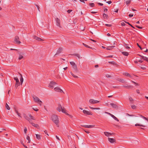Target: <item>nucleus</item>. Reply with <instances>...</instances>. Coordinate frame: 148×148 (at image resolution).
Returning <instances> with one entry per match:
<instances>
[{
    "mask_svg": "<svg viewBox=\"0 0 148 148\" xmlns=\"http://www.w3.org/2000/svg\"><path fill=\"white\" fill-rule=\"evenodd\" d=\"M56 110H58L59 112H60L61 111L63 113H65V114L71 117H72V116L70 115L69 114L67 113L66 112L65 109L63 107H62V105L60 104H58V107L57 108Z\"/></svg>",
    "mask_w": 148,
    "mask_h": 148,
    "instance_id": "nucleus-1",
    "label": "nucleus"
},
{
    "mask_svg": "<svg viewBox=\"0 0 148 148\" xmlns=\"http://www.w3.org/2000/svg\"><path fill=\"white\" fill-rule=\"evenodd\" d=\"M52 120L57 125H58L59 122L58 116L55 115H53L52 117Z\"/></svg>",
    "mask_w": 148,
    "mask_h": 148,
    "instance_id": "nucleus-2",
    "label": "nucleus"
},
{
    "mask_svg": "<svg viewBox=\"0 0 148 148\" xmlns=\"http://www.w3.org/2000/svg\"><path fill=\"white\" fill-rule=\"evenodd\" d=\"M14 79L16 81V84L15 85V87L16 88H17L18 87V86H20V83L19 80L17 77H14Z\"/></svg>",
    "mask_w": 148,
    "mask_h": 148,
    "instance_id": "nucleus-3",
    "label": "nucleus"
},
{
    "mask_svg": "<svg viewBox=\"0 0 148 148\" xmlns=\"http://www.w3.org/2000/svg\"><path fill=\"white\" fill-rule=\"evenodd\" d=\"M33 97L34 101L36 102H38V103L40 105H41V103L42 102L40 100L38 97L36 96H34Z\"/></svg>",
    "mask_w": 148,
    "mask_h": 148,
    "instance_id": "nucleus-4",
    "label": "nucleus"
},
{
    "mask_svg": "<svg viewBox=\"0 0 148 148\" xmlns=\"http://www.w3.org/2000/svg\"><path fill=\"white\" fill-rule=\"evenodd\" d=\"M89 102L90 104H95L99 103L100 101L94 99H91L89 100Z\"/></svg>",
    "mask_w": 148,
    "mask_h": 148,
    "instance_id": "nucleus-5",
    "label": "nucleus"
},
{
    "mask_svg": "<svg viewBox=\"0 0 148 148\" xmlns=\"http://www.w3.org/2000/svg\"><path fill=\"white\" fill-rule=\"evenodd\" d=\"M56 84V83L53 81L51 82L49 84V87L51 88H53L54 86Z\"/></svg>",
    "mask_w": 148,
    "mask_h": 148,
    "instance_id": "nucleus-6",
    "label": "nucleus"
},
{
    "mask_svg": "<svg viewBox=\"0 0 148 148\" xmlns=\"http://www.w3.org/2000/svg\"><path fill=\"white\" fill-rule=\"evenodd\" d=\"M14 41L15 43L17 44H20L21 42L19 40V38L18 36H16L14 39Z\"/></svg>",
    "mask_w": 148,
    "mask_h": 148,
    "instance_id": "nucleus-7",
    "label": "nucleus"
},
{
    "mask_svg": "<svg viewBox=\"0 0 148 148\" xmlns=\"http://www.w3.org/2000/svg\"><path fill=\"white\" fill-rule=\"evenodd\" d=\"M83 112L87 115H92V113L90 111H88L86 110H83Z\"/></svg>",
    "mask_w": 148,
    "mask_h": 148,
    "instance_id": "nucleus-8",
    "label": "nucleus"
},
{
    "mask_svg": "<svg viewBox=\"0 0 148 148\" xmlns=\"http://www.w3.org/2000/svg\"><path fill=\"white\" fill-rule=\"evenodd\" d=\"M54 90L56 91L60 92H63V91L58 87H56L54 88Z\"/></svg>",
    "mask_w": 148,
    "mask_h": 148,
    "instance_id": "nucleus-9",
    "label": "nucleus"
},
{
    "mask_svg": "<svg viewBox=\"0 0 148 148\" xmlns=\"http://www.w3.org/2000/svg\"><path fill=\"white\" fill-rule=\"evenodd\" d=\"M29 122L33 126L36 127L38 129L39 128V126L38 124L31 122V121H29Z\"/></svg>",
    "mask_w": 148,
    "mask_h": 148,
    "instance_id": "nucleus-10",
    "label": "nucleus"
},
{
    "mask_svg": "<svg viewBox=\"0 0 148 148\" xmlns=\"http://www.w3.org/2000/svg\"><path fill=\"white\" fill-rule=\"evenodd\" d=\"M138 55L140 56L141 57V59H143L144 60L148 62V58L144 56H143L139 54H138Z\"/></svg>",
    "mask_w": 148,
    "mask_h": 148,
    "instance_id": "nucleus-11",
    "label": "nucleus"
},
{
    "mask_svg": "<svg viewBox=\"0 0 148 148\" xmlns=\"http://www.w3.org/2000/svg\"><path fill=\"white\" fill-rule=\"evenodd\" d=\"M33 38L34 39L36 40L39 41H42L43 40L41 38L39 37H38L37 36H33Z\"/></svg>",
    "mask_w": 148,
    "mask_h": 148,
    "instance_id": "nucleus-12",
    "label": "nucleus"
},
{
    "mask_svg": "<svg viewBox=\"0 0 148 148\" xmlns=\"http://www.w3.org/2000/svg\"><path fill=\"white\" fill-rule=\"evenodd\" d=\"M123 87L126 88L127 89L132 88H133V87L132 86L128 85L127 84H125V85H123Z\"/></svg>",
    "mask_w": 148,
    "mask_h": 148,
    "instance_id": "nucleus-13",
    "label": "nucleus"
},
{
    "mask_svg": "<svg viewBox=\"0 0 148 148\" xmlns=\"http://www.w3.org/2000/svg\"><path fill=\"white\" fill-rule=\"evenodd\" d=\"M110 105H111L112 107L115 109H118V106L115 104L113 103H111Z\"/></svg>",
    "mask_w": 148,
    "mask_h": 148,
    "instance_id": "nucleus-14",
    "label": "nucleus"
},
{
    "mask_svg": "<svg viewBox=\"0 0 148 148\" xmlns=\"http://www.w3.org/2000/svg\"><path fill=\"white\" fill-rule=\"evenodd\" d=\"M56 25H57L58 27H60V19L57 18L56 19Z\"/></svg>",
    "mask_w": 148,
    "mask_h": 148,
    "instance_id": "nucleus-15",
    "label": "nucleus"
},
{
    "mask_svg": "<svg viewBox=\"0 0 148 148\" xmlns=\"http://www.w3.org/2000/svg\"><path fill=\"white\" fill-rule=\"evenodd\" d=\"M108 141L111 143H113L116 142L115 140L113 138H108Z\"/></svg>",
    "mask_w": 148,
    "mask_h": 148,
    "instance_id": "nucleus-16",
    "label": "nucleus"
},
{
    "mask_svg": "<svg viewBox=\"0 0 148 148\" xmlns=\"http://www.w3.org/2000/svg\"><path fill=\"white\" fill-rule=\"evenodd\" d=\"M62 50V48L61 47H60L57 50L56 53L55 54V56L61 53Z\"/></svg>",
    "mask_w": 148,
    "mask_h": 148,
    "instance_id": "nucleus-17",
    "label": "nucleus"
},
{
    "mask_svg": "<svg viewBox=\"0 0 148 148\" xmlns=\"http://www.w3.org/2000/svg\"><path fill=\"white\" fill-rule=\"evenodd\" d=\"M123 75L127 77H130L131 78H132V76L129 73H123Z\"/></svg>",
    "mask_w": 148,
    "mask_h": 148,
    "instance_id": "nucleus-18",
    "label": "nucleus"
},
{
    "mask_svg": "<svg viewBox=\"0 0 148 148\" xmlns=\"http://www.w3.org/2000/svg\"><path fill=\"white\" fill-rule=\"evenodd\" d=\"M19 74L21 76L20 78V83L22 85L23 81V77L22 75L20 73H19Z\"/></svg>",
    "mask_w": 148,
    "mask_h": 148,
    "instance_id": "nucleus-19",
    "label": "nucleus"
},
{
    "mask_svg": "<svg viewBox=\"0 0 148 148\" xmlns=\"http://www.w3.org/2000/svg\"><path fill=\"white\" fill-rule=\"evenodd\" d=\"M73 68L74 69L75 72H78V70L77 69V66L76 64H75V65L73 66Z\"/></svg>",
    "mask_w": 148,
    "mask_h": 148,
    "instance_id": "nucleus-20",
    "label": "nucleus"
},
{
    "mask_svg": "<svg viewBox=\"0 0 148 148\" xmlns=\"http://www.w3.org/2000/svg\"><path fill=\"white\" fill-rule=\"evenodd\" d=\"M94 126L93 125H84L83 126L86 128H90L94 127Z\"/></svg>",
    "mask_w": 148,
    "mask_h": 148,
    "instance_id": "nucleus-21",
    "label": "nucleus"
},
{
    "mask_svg": "<svg viewBox=\"0 0 148 148\" xmlns=\"http://www.w3.org/2000/svg\"><path fill=\"white\" fill-rule=\"evenodd\" d=\"M115 46H108L106 48V49L108 50H111Z\"/></svg>",
    "mask_w": 148,
    "mask_h": 148,
    "instance_id": "nucleus-22",
    "label": "nucleus"
},
{
    "mask_svg": "<svg viewBox=\"0 0 148 148\" xmlns=\"http://www.w3.org/2000/svg\"><path fill=\"white\" fill-rule=\"evenodd\" d=\"M117 80L122 83H124L125 82V81L124 79H122L121 78H118Z\"/></svg>",
    "mask_w": 148,
    "mask_h": 148,
    "instance_id": "nucleus-23",
    "label": "nucleus"
},
{
    "mask_svg": "<svg viewBox=\"0 0 148 148\" xmlns=\"http://www.w3.org/2000/svg\"><path fill=\"white\" fill-rule=\"evenodd\" d=\"M121 53L123 55L126 56H128L129 55V53L126 51H122Z\"/></svg>",
    "mask_w": 148,
    "mask_h": 148,
    "instance_id": "nucleus-24",
    "label": "nucleus"
},
{
    "mask_svg": "<svg viewBox=\"0 0 148 148\" xmlns=\"http://www.w3.org/2000/svg\"><path fill=\"white\" fill-rule=\"evenodd\" d=\"M110 64H112L114 65H115L116 66L117 65V64L114 61H112V62H108Z\"/></svg>",
    "mask_w": 148,
    "mask_h": 148,
    "instance_id": "nucleus-25",
    "label": "nucleus"
},
{
    "mask_svg": "<svg viewBox=\"0 0 148 148\" xmlns=\"http://www.w3.org/2000/svg\"><path fill=\"white\" fill-rule=\"evenodd\" d=\"M111 116L116 121H119V119L116 117L115 116H114L113 114H112L111 115Z\"/></svg>",
    "mask_w": 148,
    "mask_h": 148,
    "instance_id": "nucleus-26",
    "label": "nucleus"
},
{
    "mask_svg": "<svg viewBox=\"0 0 148 148\" xmlns=\"http://www.w3.org/2000/svg\"><path fill=\"white\" fill-rule=\"evenodd\" d=\"M129 99L130 101V102L131 103L133 104L134 103V100L131 97H129Z\"/></svg>",
    "mask_w": 148,
    "mask_h": 148,
    "instance_id": "nucleus-27",
    "label": "nucleus"
},
{
    "mask_svg": "<svg viewBox=\"0 0 148 148\" xmlns=\"http://www.w3.org/2000/svg\"><path fill=\"white\" fill-rule=\"evenodd\" d=\"M36 138L38 140H39L41 139L40 135L38 134H36Z\"/></svg>",
    "mask_w": 148,
    "mask_h": 148,
    "instance_id": "nucleus-28",
    "label": "nucleus"
},
{
    "mask_svg": "<svg viewBox=\"0 0 148 148\" xmlns=\"http://www.w3.org/2000/svg\"><path fill=\"white\" fill-rule=\"evenodd\" d=\"M135 126H139L143 127H145V126L144 125H142V124H138V123L135 124Z\"/></svg>",
    "mask_w": 148,
    "mask_h": 148,
    "instance_id": "nucleus-29",
    "label": "nucleus"
},
{
    "mask_svg": "<svg viewBox=\"0 0 148 148\" xmlns=\"http://www.w3.org/2000/svg\"><path fill=\"white\" fill-rule=\"evenodd\" d=\"M82 44L84 45V46L85 47H86L88 48H89L90 49H93L92 48V47L89 46L88 45H86L84 43H83Z\"/></svg>",
    "mask_w": 148,
    "mask_h": 148,
    "instance_id": "nucleus-30",
    "label": "nucleus"
},
{
    "mask_svg": "<svg viewBox=\"0 0 148 148\" xmlns=\"http://www.w3.org/2000/svg\"><path fill=\"white\" fill-rule=\"evenodd\" d=\"M24 116V118L27 120H28L29 121V118L27 116L26 114H23Z\"/></svg>",
    "mask_w": 148,
    "mask_h": 148,
    "instance_id": "nucleus-31",
    "label": "nucleus"
},
{
    "mask_svg": "<svg viewBox=\"0 0 148 148\" xmlns=\"http://www.w3.org/2000/svg\"><path fill=\"white\" fill-rule=\"evenodd\" d=\"M127 30H128L130 32H132L133 33H134V30L131 28H127Z\"/></svg>",
    "mask_w": 148,
    "mask_h": 148,
    "instance_id": "nucleus-32",
    "label": "nucleus"
},
{
    "mask_svg": "<svg viewBox=\"0 0 148 148\" xmlns=\"http://www.w3.org/2000/svg\"><path fill=\"white\" fill-rule=\"evenodd\" d=\"M26 139H27L28 140V143H30L31 141L30 138L29 136L27 135V137H26Z\"/></svg>",
    "mask_w": 148,
    "mask_h": 148,
    "instance_id": "nucleus-33",
    "label": "nucleus"
},
{
    "mask_svg": "<svg viewBox=\"0 0 148 148\" xmlns=\"http://www.w3.org/2000/svg\"><path fill=\"white\" fill-rule=\"evenodd\" d=\"M104 134L105 136H110V133L108 132H104Z\"/></svg>",
    "mask_w": 148,
    "mask_h": 148,
    "instance_id": "nucleus-34",
    "label": "nucleus"
},
{
    "mask_svg": "<svg viewBox=\"0 0 148 148\" xmlns=\"http://www.w3.org/2000/svg\"><path fill=\"white\" fill-rule=\"evenodd\" d=\"M128 45L127 44L124 43V46L127 49H130V48L128 46Z\"/></svg>",
    "mask_w": 148,
    "mask_h": 148,
    "instance_id": "nucleus-35",
    "label": "nucleus"
},
{
    "mask_svg": "<svg viewBox=\"0 0 148 148\" xmlns=\"http://www.w3.org/2000/svg\"><path fill=\"white\" fill-rule=\"evenodd\" d=\"M14 111L17 113V114L19 116L21 117V114L20 113H19V112H18L17 110H15Z\"/></svg>",
    "mask_w": 148,
    "mask_h": 148,
    "instance_id": "nucleus-36",
    "label": "nucleus"
},
{
    "mask_svg": "<svg viewBox=\"0 0 148 148\" xmlns=\"http://www.w3.org/2000/svg\"><path fill=\"white\" fill-rule=\"evenodd\" d=\"M5 107L8 110H10V107L8 105V104L7 103H6V104L5 105Z\"/></svg>",
    "mask_w": 148,
    "mask_h": 148,
    "instance_id": "nucleus-37",
    "label": "nucleus"
},
{
    "mask_svg": "<svg viewBox=\"0 0 148 148\" xmlns=\"http://www.w3.org/2000/svg\"><path fill=\"white\" fill-rule=\"evenodd\" d=\"M73 55L77 57L79 59L80 58V56L79 54L75 53L73 54Z\"/></svg>",
    "mask_w": 148,
    "mask_h": 148,
    "instance_id": "nucleus-38",
    "label": "nucleus"
},
{
    "mask_svg": "<svg viewBox=\"0 0 148 148\" xmlns=\"http://www.w3.org/2000/svg\"><path fill=\"white\" fill-rule=\"evenodd\" d=\"M92 110H100V108H94L92 107H91L90 106L89 107Z\"/></svg>",
    "mask_w": 148,
    "mask_h": 148,
    "instance_id": "nucleus-39",
    "label": "nucleus"
},
{
    "mask_svg": "<svg viewBox=\"0 0 148 148\" xmlns=\"http://www.w3.org/2000/svg\"><path fill=\"white\" fill-rule=\"evenodd\" d=\"M131 1V0H127L126 1V4L127 5H128V4H130V3Z\"/></svg>",
    "mask_w": 148,
    "mask_h": 148,
    "instance_id": "nucleus-40",
    "label": "nucleus"
},
{
    "mask_svg": "<svg viewBox=\"0 0 148 148\" xmlns=\"http://www.w3.org/2000/svg\"><path fill=\"white\" fill-rule=\"evenodd\" d=\"M103 16L104 18H108V15L105 13H104L103 15Z\"/></svg>",
    "mask_w": 148,
    "mask_h": 148,
    "instance_id": "nucleus-41",
    "label": "nucleus"
},
{
    "mask_svg": "<svg viewBox=\"0 0 148 148\" xmlns=\"http://www.w3.org/2000/svg\"><path fill=\"white\" fill-rule=\"evenodd\" d=\"M29 116L30 117V118L31 119H32V120H35V118L34 117H33V116H32L31 114H29Z\"/></svg>",
    "mask_w": 148,
    "mask_h": 148,
    "instance_id": "nucleus-42",
    "label": "nucleus"
},
{
    "mask_svg": "<svg viewBox=\"0 0 148 148\" xmlns=\"http://www.w3.org/2000/svg\"><path fill=\"white\" fill-rule=\"evenodd\" d=\"M131 82H132V83L135 84L136 85V86H139V84H138L135 82L134 81H131Z\"/></svg>",
    "mask_w": 148,
    "mask_h": 148,
    "instance_id": "nucleus-43",
    "label": "nucleus"
},
{
    "mask_svg": "<svg viewBox=\"0 0 148 148\" xmlns=\"http://www.w3.org/2000/svg\"><path fill=\"white\" fill-rule=\"evenodd\" d=\"M139 115L141 116V117H142V118L144 119H145V120H146L147 121V117H146L140 114H139Z\"/></svg>",
    "mask_w": 148,
    "mask_h": 148,
    "instance_id": "nucleus-44",
    "label": "nucleus"
},
{
    "mask_svg": "<svg viewBox=\"0 0 148 148\" xmlns=\"http://www.w3.org/2000/svg\"><path fill=\"white\" fill-rule=\"evenodd\" d=\"M23 56L21 55H20L19 56V57H18V59L19 60L22 59L23 58Z\"/></svg>",
    "mask_w": 148,
    "mask_h": 148,
    "instance_id": "nucleus-45",
    "label": "nucleus"
},
{
    "mask_svg": "<svg viewBox=\"0 0 148 148\" xmlns=\"http://www.w3.org/2000/svg\"><path fill=\"white\" fill-rule=\"evenodd\" d=\"M89 5L91 7H93L94 6L95 4L94 3H90L89 4Z\"/></svg>",
    "mask_w": 148,
    "mask_h": 148,
    "instance_id": "nucleus-46",
    "label": "nucleus"
},
{
    "mask_svg": "<svg viewBox=\"0 0 148 148\" xmlns=\"http://www.w3.org/2000/svg\"><path fill=\"white\" fill-rule=\"evenodd\" d=\"M70 64L73 66L75 64V63L74 62H70Z\"/></svg>",
    "mask_w": 148,
    "mask_h": 148,
    "instance_id": "nucleus-47",
    "label": "nucleus"
},
{
    "mask_svg": "<svg viewBox=\"0 0 148 148\" xmlns=\"http://www.w3.org/2000/svg\"><path fill=\"white\" fill-rule=\"evenodd\" d=\"M105 25L107 27H111L112 26V25H109V24H106Z\"/></svg>",
    "mask_w": 148,
    "mask_h": 148,
    "instance_id": "nucleus-48",
    "label": "nucleus"
},
{
    "mask_svg": "<svg viewBox=\"0 0 148 148\" xmlns=\"http://www.w3.org/2000/svg\"><path fill=\"white\" fill-rule=\"evenodd\" d=\"M121 25L122 26H127V25H126L125 23L123 22L121 23Z\"/></svg>",
    "mask_w": 148,
    "mask_h": 148,
    "instance_id": "nucleus-49",
    "label": "nucleus"
},
{
    "mask_svg": "<svg viewBox=\"0 0 148 148\" xmlns=\"http://www.w3.org/2000/svg\"><path fill=\"white\" fill-rule=\"evenodd\" d=\"M132 109H135L136 108V106L135 105H132L131 106Z\"/></svg>",
    "mask_w": 148,
    "mask_h": 148,
    "instance_id": "nucleus-50",
    "label": "nucleus"
},
{
    "mask_svg": "<svg viewBox=\"0 0 148 148\" xmlns=\"http://www.w3.org/2000/svg\"><path fill=\"white\" fill-rule=\"evenodd\" d=\"M137 45L138 46V47H139V48H140V49L141 50H142L143 49V48H142L141 47V46L138 43H137Z\"/></svg>",
    "mask_w": 148,
    "mask_h": 148,
    "instance_id": "nucleus-51",
    "label": "nucleus"
},
{
    "mask_svg": "<svg viewBox=\"0 0 148 148\" xmlns=\"http://www.w3.org/2000/svg\"><path fill=\"white\" fill-rule=\"evenodd\" d=\"M27 128L26 127H25L24 129V132L25 134L26 133L27 131Z\"/></svg>",
    "mask_w": 148,
    "mask_h": 148,
    "instance_id": "nucleus-52",
    "label": "nucleus"
},
{
    "mask_svg": "<svg viewBox=\"0 0 148 148\" xmlns=\"http://www.w3.org/2000/svg\"><path fill=\"white\" fill-rule=\"evenodd\" d=\"M32 109L33 110H34V111H37L38 110V109H37V108H32Z\"/></svg>",
    "mask_w": 148,
    "mask_h": 148,
    "instance_id": "nucleus-53",
    "label": "nucleus"
},
{
    "mask_svg": "<svg viewBox=\"0 0 148 148\" xmlns=\"http://www.w3.org/2000/svg\"><path fill=\"white\" fill-rule=\"evenodd\" d=\"M106 77H111V76L110 75L107 74L106 75Z\"/></svg>",
    "mask_w": 148,
    "mask_h": 148,
    "instance_id": "nucleus-54",
    "label": "nucleus"
},
{
    "mask_svg": "<svg viewBox=\"0 0 148 148\" xmlns=\"http://www.w3.org/2000/svg\"><path fill=\"white\" fill-rule=\"evenodd\" d=\"M35 5H36V6L37 7V9H38V11H40V10H39V9H40V7H39V6L38 5H36V4H35Z\"/></svg>",
    "mask_w": 148,
    "mask_h": 148,
    "instance_id": "nucleus-55",
    "label": "nucleus"
},
{
    "mask_svg": "<svg viewBox=\"0 0 148 148\" xmlns=\"http://www.w3.org/2000/svg\"><path fill=\"white\" fill-rule=\"evenodd\" d=\"M14 111L17 110V107L16 106H14Z\"/></svg>",
    "mask_w": 148,
    "mask_h": 148,
    "instance_id": "nucleus-56",
    "label": "nucleus"
},
{
    "mask_svg": "<svg viewBox=\"0 0 148 148\" xmlns=\"http://www.w3.org/2000/svg\"><path fill=\"white\" fill-rule=\"evenodd\" d=\"M105 113L106 114H109V115H110V116L112 114H110V113H109V112H105Z\"/></svg>",
    "mask_w": 148,
    "mask_h": 148,
    "instance_id": "nucleus-57",
    "label": "nucleus"
},
{
    "mask_svg": "<svg viewBox=\"0 0 148 148\" xmlns=\"http://www.w3.org/2000/svg\"><path fill=\"white\" fill-rule=\"evenodd\" d=\"M72 11V10H69L67 11V12L68 13H70Z\"/></svg>",
    "mask_w": 148,
    "mask_h": 148,
    "instance_id": "nucleus-58",
    "label": "nucleus"
},
{
    "mask_svg": "<svg viewBox=\"0 0 148 148\" xmlns=\"http://www.w3.org/2000/svg\"><path fill=\"white\" fill-rule=\"evenodd\" d=\"M143 49H144V51L145 52H147L148 51V49H145V48H143Z\"/></svg>",
    "mask_w": 148,
    "mask_h": 148,
    "instance_id": "nucleus-59",
    "label": "nucleus"
},
{
    "mask_svg": "<svg viewBox=\"0 0 148 148\" xmlns=\"http://www.w3.org/2000/svg\"><path fill=\"white\" fill-rule=\"evenodd\" d=\"M135 26V27H136L137 28H143L142 27L139 26L138 25H136Z\"/></svg>",
    "mask_w": 148,
    "mask_h": 148,
    "instance_id": "nucleus-60",
    "label": "nucleus"
},
{
    "mask_svg": "<svg viewBox=\"0 0 148 148\" xmlns=\"http://www.w3.org/2000/svg\"><path fill=\"white\" fill-rule=\"evenodd\" d=\"M98 4L99 5H101V6H103V3H98Z\"/></svg>",
    "mask_w": 148,
    "mask_h": 148,
    "instance_id": "nucleus-61",
    "label": "nucleus"
},
{
    "mask_svg": "<svg viewBox=\"0 0 148 148\" xmlns=\"http://www.w3.org/2000/svg\"><path fill=\"white\" fill-rule=\"evenodd\" d=\"M103 11L104 12H106L107 11L108 9L107 8H104Z\"/></svg>",
    "mask_w": 148,
    "mask_h": 148,
    "instance_id": "nucleus-62",
    "label": "nucleus"
},
{
    "mask_svg": "<svg viewBox=\"0 0 148 148\" xmlns=\"http://www.w3.org/2000/svg\"><path fill=\"white\" fill-rule=\"evenodd\" d=\"M106 2L108 3V4H110L112 3V1H108Z\"/></svg>",
    "mask_w": 148,
    "mask_h": 148,
    "instance_id": "nucleus-63",
    "label": "nucleus"
},
{
    "mask_svg": "<svg viewBox=\"0 0 148 148\" xmlns=\"http://www.w3.org/2000/svg\"><path fill=\"white\" fill-rule=\"evenodd\" d=\"M133 14H129V16L130 17H132L133 16Z\"/></svg>",
    "mask_w": 148,
    "mask_h": 148,
    "instance_id": "nucleus-64",
    "label": "nucleus"
}]
</instances>
